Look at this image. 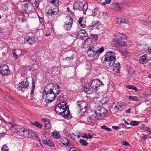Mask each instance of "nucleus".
I'll return each mask as SVG.
<instances>
[{
	"label": "nucleus",
	"mask_w": 151,
	"mask_h": 151,
	"mask_svg": "<svg viewBox=\"0 0 151 151\" xmlns=\"http://www.w3.org/2000/svg\"><path fill=\"white\" fill-rule=\"evenodd\" d=\"M55 110L57 113L63 115L65 118L68 119L70 116L69 108L66 106V103L62 102L59 103L55 108Z\"/></svg>",
	"instance_id": "obj_1"
},
{
	"label": "nucleus",
	"mask_w": 151,
	"mask_h": 151,
	"mask_svg": "<svg viewBox=\"0 0 151 151\" xmlns=\"http://www.w3.org/2000/svg\"><path fill=\"white\" fill-rule=\"evenodd\" d=\"M98 80H92L90 81L88 86H86L84 87L85 91L88 94H92L93 92V90L96 92L100 85L97 84Z\"/></svg>",
	"instance_id": "obj_2"
},
{
	"label": "nucleus",
	"mask_w": 151,
	"mask_h": 151,
	"mask_svg": "<svg viewBox=\"0 0 151 151\" xmlns=\"http://www.w3.org/2000/svg\"><path fill=\"white\" fill-rule=\"evenodd\" d=\"M88 4L87 3L83 4L81 2L77 1L74 3L73 9L76 10L83 11L84 14H85L88 9Z\"/></svg>",
	"instance_id": "obj_3"
},
{
	"label": "nucleus",
	"mask_w": 151,
	"mask_h": 151,
	"mask_svg": "<svg viewBox=\"0 0 151 151\" xmlns=\"http://www.w3.org/2000/svg\"><path fill=\"white\" fill-rule=\"evenodd\" d=\"M45 87L50 91V92H51L56 96L59 94L60 92V87L57 84L50 83Z\"/></svg>",
	"instance_id": "obj_4"
},
{
	"label": "nucleus",
	"mask_w": 151,
	"mask_h": 151,
	"mask_svg": "<svg viewBox=\"0 0 151 151\" xmlns=\"http://www.w3.org/2000/svg\"><path fill=\"white\" fill-rule=\"evenodd\" d=\"M43 95L44 96H46L47 101L50 102H52L55 100L56 97V96L51 92H50V91L45 87L44 89Z\"/></svg>",
	"instance_id": "obj_5"
},
{
	"label": "nucleus",
	"mask_w": 151,
	"mask_h": 151,
	"mask_svg": "<svg viewBox=\"0 0 151 151\" xmlns=\"http://www.w3.org/2000/svg\"><path fill=\"white\" fill-rule=\"evenodd\" d=\"M97 101L102 104H106L109 101V98L106 94L98 93L96 96Z\"/></svg>",
	"instance_id": "obj_6"
},
{
	"label": "nucleus",
	"mask_w": 151,
	"mask_h": 151,
	"mask_svg": "<svg viewBox=\"0 0 151 151\" xmlns=\"http://www.w3.org/2000/svg\"><path fill=\"white\" fill-rule=\"evenodd\" d=\"M107 113V110L103 107L99 106L95 110V114L99 117L104 116L106 115Z\"/></svg>",
	"instance_id": "obj_7"
},
{
	"label": "nucleus",
	"mask_w": 151,
	"mask_h": 151,
	"mask_svg": "<svg viewBox=\"0 0 151 151\" xmlns=\"http://www.w3.org/2000/svg\"><path fill=\"white\" fill-rule=\"evenodd\" d=\"M29 86V83L27 80L24 79L22 82L18 84L17 89L18 91H21L22 93H23L24 91L28 89Z\"/></svg>",
	"instance_id": "obj_8"
},
{
	"label": "nucleus",
	"mask_w": 151,
	"mask_h": 151,
	"mask_svg": "<svg viewBox=\"0 0 151 151\" xmlns=\"http://www.w3.org/2000/svg\"><path fill=\"white\" fill-rule=\"evenodd\" d=\"M66 21L64 25V27L65 30H69L71 29L73 23V19L70 16L66 17Z\"/></svg>",
	"instance_id": "obj_9"
},
{
	"label": "nucleus",
	"mask_w": 151,
	"mask_h": 151,
	"mask_svg": "<svg viewBox=\"0 0 151 151\" xmlns=\"http://www.w3.org/2000/svg\"><path fill=\"white\" fill-rule=\"evenodd\" d=\"M77 104L81 111V114L84 113L88 107L87 104L84 101H78Z\"/></svg>",
	"instance_id": "obj_10"
},
{
	"label": "nucleus",
	"mask_w": 151,
	"mask_h": 151,
	"mask_svg": "<svg viewBox=\"0 0 151 151\" xmlns=\"http://www.w3.org/2000/svg\"><path fill=\"white\" fill-rule=\"evenodd\" d=\"M0 73L3 76H8L10 75L11 72L7 65H3L0 67Z\"/></svg>",
	"instance_id": "obj_11"
},
{
	"label": "nucleus",
	"mask_w": 151,
	"mask_h": 151,
	"mask_svg": "<svg viewBox=\"0 0 151 151\" xmlns=\"http://www.w3.org/2000/svg\"><path fill=\"white\" fill-rule=\"evenodd\" d=\"M95 48L94 47L93 45L91 46L90 47L88 50L87 51V54L88 56L91 57H95L96 56L98 53V51L97 50H95Z\"/></svg>",
	"instance_id": "obj_12"
},
{
	"label": "nucleus",
	"mask_w": 151,
	"mask_h": 151,
	"mask_svg": "<svg viewBox=\"0 0 151 151\" xmlns=\"http://www.w3.org/2000/svg\"><path fill=\"white\" fill-rule=\"evenodd\" d=\"M104 59L109 60L115 61L116 57L114 52L112 51L108 52L105 54Z\"/></svg>",
	"instance_id": "obj_13"
},
{
	"label": "nucleus",
	"mask_w": 151,
	"mask_h": 151,
	"mask_svg": "<svg viewBox=\"0 0 151 151\" xmlns=\"http://www.w3.org/2000/svg\"><path fill=\"white\" fill-rule=\"evenodd\" d=\"M113 45L116 47H124L126 46L127 42L118 40H114L113 41Z\"/></svg>",
	"instance_id": "obj_14"
},
{
	"label": "nucleus",
	"mask_w": 151,
	"mask_h": 151,
	"mask_svg": "<svg viewBox=\"0 0 151 151\" xmlns=\"http://www.w3.org/2000/svg\"><path fill=\"white\" fill-rule=\"evenodd\" d=\"M47 13L48 14H52V15H56L58 12V8L57 6H55L54 8H51V9H46Z\"/></svg>",
	"instance_id": "obj_15"
},
{
	"label": "nucleus",
	"mask_w": 151,
	"mask_h": 151,
	"mask_svg": "<svg viewBox=\"0 0 151 151\" xmlns=\"http://www.w3.org/2000/svg\"><path fill=\"white\" fill-rule=\"evenodd\" d=\"M97 120V116L94 114L92 115L88 119V124H95Z\"/></svg>",
	"instance_id": "obj_16"
},
{
	"label": "nucleus",
	"mask_w": 151,
	"mask_h": 151,
	"mask_svg": "<svg viewBox=\"0 0 151 151\" xmlns=\"http://www.w3.org/2000/svg\"><path fill=\"white\" fill-rule=\"evenodd\" d=\"M42 121L44 122L45 129H49L50 127V121L49 119L46 118H44L42 119Z\"/></svg>",
	"instance_id": "obj_17"
},
{
	"label": "nucleus",
	"mask_w": 151,
	"mask_h": 151,
	"mask_svg": "<svg viewBox=\"0 0 151 151\" xmlns=\"http://www.w3.org/2000/svg\"><path fill=\"white\" fill-rule=\"evenodd\" d=\"M115 61L109 60L104 59V66L107 67L109 68L112 67L114 64Z\"/></svg>",
	"instance_id": "obj_18"
},
{
	"label": "nucleus",
	"mask_w": 151,
	"mask_h": 151,
	"mask_svg": "<svg viewBox=\"0 0 151 151\" xmlns=\"http://www.w3.org/2000/svg\"><path fill=\"white\" fill-rule=\"evenodd\" d=\"M116 22L118 24H127L129 22V20L126 19L121 18H117L116 20Z\"/></svg>",
	"instance_id": "obj_19"
},
{
	"label": "nucleus",
	"mask_w": 151,
	"mask_h": 151,
	"mask_svg": "<svg viewBox=\"0 0 151 151\" xmlns=\"http://www.w3.org/2000/svg\"><path fill=\"white\" fill-rule=\"evenodd\" d=\"M21 136H23L25 137L31 138L32 136V134L31 131L27 129L25 130V132L24 133L21 134Z\"/></svg>",
	"instance_id": "obj_20"
},
{
	"label": "nucleus",
	"mask_w": 151,
	"mask_h": 151,
	"mask_svg": "<svg viewBox=\"0 0 151 151\" xmlns=\"http://www.w3.org/2000/svg\"><path fill=\"white\" fill-rule=\"evenodd\" d=\"M35 39L34 37H29L27 38V39L26 40V42H27V44L32 45L35 43Z\"/></svg>",
	"instance_id": "obj_21"
},
{
	"label": "nucleus",
	"mask_w": 151,
	"mask_h": 151,
	"mask_svg": "<svg viewBox=\"0 0 151 151\" xmlns=\"http://www.w3.org/2000/svg\"><path fill=\"white\" fill-rule=\"evenodd\" d=\"M60 141L63 144L66 146H70V145L68 139L64 137L61 138Z\"/></svg>",
	"instance_id": "obj_22"
},
{
	"label": "nucleus",
	"mask_w": 151,
	"mask_h": 151,
	"mask_svg": "<svg viewBox=\"0 0 151 151\" xmlns=\"http://www.w3.org/2000/svg\"><path fill=\"white\" fill-rule=\"evenodd\" d=\"M42 142L44 144L50 147H53L54 146L53 143L50 140L43 139Z\"/></svg>",
	"instance_id": "obj_23"
},
{
	"label": "nucleus",
	"mask_w": 151,
	"mask_h": 151,
	"mask_svg": "<svg viewBox=\"0 0 151 151\" xmlns=\"http://www.w3.org/2000/svg\"><path fill=\"white\" fill-rule=\"evenodd\" d=\"M112 6L113 7V9L115 11H119L121 10L122 8V6H120L116 3H113L112 4Z\"/></svg>",
	"instance_id": "obj_24"
},
{
	"label": "nucleus",
	"mask_w": 151,
	"mask_h": 151,
	"mask_svg": "<svg viewBox=\"0 0 151 151\" xmlns=\"http://www.w3.org/2000/svg\"><path fill=\"white\" fill-rule=\"evenodd\" d=\"M147 60L146 56L143 55L140 57V59L139 60V62L142 64H144L146 63Z\"/></svg>",
	"instance_id": "obj_25"
},
{
	"label": "nucleus",
	"mask_w": 151,
	"mask_h": 151,
	"mask_svg": "<svg viewBox=\"0 0 151 151\" xmlns=\"http://www.w3.org/2000/svg\"><path fill=\"white\" fill-rule=\"evenodd\" d=\"M121 66L119 63H115L114 66V70L116 69L117 71L116 72L117 73H120Z\"/></svg>",
	"instance_id": "obj_26"
},
{
	"label": "nucleus",
	"mask_w": 151,
	"mask_h": 151,
	"mask_svg": "<svg viewBox=\"0 0 151 151\" xmlns=\"http://www.w3.org/2000/svg\"><path fill=\"white\" fill-rule=\"evenodd\" d=\"M84 40L85 45L87 46L90 45L92 42V39L91 38H88L87 39H85Z\"/></svg>",
	"instance_id": "obj_27"
},
{
	"label": "nucleus",
	"mask_w": 151,
	"mask_h": 151,
	"mask_svg": "<svg viewBox=\"0 0 151 151\" xmlns=\"http://www.w3.org/2000/svg\"><path fill=\"white\" fill-rule=\"evenodd\" d=\"M27 129L23 128H20L17 129L16 131L17 133L20 136H21V134H23Z\"/></svg>",
	"instance_id": "obj_28"
},
{
	"label": "nucleus",
	"mask_w": 151,
	"mask_h": 151,
	"mask_svg": "<svg viewBox=\"0 0 151 151\" xmlns=\"http://www.w3.org/2000/svg\"><path fill=\"white\" fill-rule=\"evenodd\" d=\"M93 26L94 29H98L101 27V24L99 22L93 24Z\"/></svg>",
	"instance_id": "obj_29"
},
{
	"label": "nucleus",
	"mask_w": 151,
	"mask_h": 151,
	"mask_svg": "<svg viewBox=\"0 0 151 151\" xmlns=\"http://www.w3.org/2000/svg\"><path fill=\"white\" fill-rule=\"evenodd\" d=\"M30 123L39 128H42V125L37 122H30Z\"/></svg>",
	"instance_id": "obj_30"
},
{
	"label": "nucleus",
	"mask_w": 151,
	"mask_h": 151,
	"mask_svg": "<svg viewBox=\"0 0 151 151\" xmlns=\"http://www.w3.org/2000/svg\"><path fill=\"white\" fill-rule=\"evenodd\" d=\"M122 106L121 104H120L118 102H117L116 103H115L114 104L113 106L114 109L116 110H119V107H121Z\"/></svg>",
	"instance_id": "obj_31"
},
{
	"label": "nucleus",
	"mask_w": 151,
	"mask_h": 151,
	"mask_svg": "<svg viewBox=\"0 0 151 151\" xmlns=\"http://www.w3.org/2000/svg\"><path fill=\"white\" fill-rule=\"evenodd\" d=\"M85 67L87 70L90 69L91 68V63L89 60H87L86 61Z\"/></svg>",
	"instance_id": "obj_32"
},
{
	"label": "nucleus",
	"mask_w": 151,
	"mask_h": 151,
	"mask_svg": "<svg viewBox=\"0 0 151 151\" xmlns=\"http://www.w3.org/2000/svg\"><path fill=\"white\" fill-rule=\"evenodd\" d=\"M34 6L32 4H29L27 7V9L29 12H30L34 10Z\"/></svg>",
	"instance_id": "obj_33"
},
{
	"label": "nucleus",
	"mask_w": 151,
	"mask_h": 151,
	"mask_svg": "<svg viewBox=\"0 0 151 151\" xmlns=\"http://www.w3.org/2000/svg\"><path fill=\"white\" fill-rule=\"evenodd\" d=\"M52 135L56 139L59 138L60 137V134L55 132H52Z\"/></svg>",
	"instance_id": "obj_34"
},
{
	"label": "nucleus",
	"mask_w": 151,
	"mask_h": 151,
	"mask_svg": "<svg viewBox=\"0 0 151 151\" xmlns=\"http://www.w3.org/2000/svg\"><path fill=\"white\" fill-rule=\"evenodd\" d=\"M126 87L128 88L132 89V90H134L136 91H137V88L133 85H127L126 86Z\"/></svg>",
	"instance_id": "obj_35"
},
{
	"label": "nucleus",
	"mask_w": 151,
	"mask_h": 151,
	"mask_svg": "<svg viewBox=\"0 0 151 151\" xmlns=\"http://www.w3.org/2000/svg\"><path fill=\"white\" fill-rule=\"evenodd\" d=\"M118 37L119 39H124L127 38V36L125 35L119 33L118 34Z\"/></svg>",
	"instance_id": "obj_36"
},
{
	"label": "nucleus",
	"mask_w": 151,
	"mask_h": 151,
	"mask_svg": "<svg viewBox=\"0 0 151 151\" xmlns=\"http://www.w3.org/2000/svg\"><path fill=\"white\" fill-rule=\"evenodd\" d=\"M140 122H139L137 121H133L131 122L129 124L132 126H137L138 125Z\"/></svg>",
	"instance_id": "obj_37"
},
{
	"label": "nucleus",
	"mask_w": 151,
	"mask_h": 151,
	"mask_svg": "<svg viewBox=\"0 0 151 151\" xmlns=\"http://www.w3.org/2000/svg\"><path fill=\"white\" fill-rule=\"evenodd\" d=\"M59 0H51V3L54 4L55 6H58L59 4Z\"/></svg>",
	"instance_id": "obj_38"
},
{
	"label": "nucleus",
	"mask_w": 151,
	"mask_h": 151,
	"mask_svg": "<svg viewBox=\"0 0 151 151\" xmlns=\"http://www.w3.org/2000/svg\"><path fill=\"white\" fill-rule=\"evenodd\" d=\"M128 98L130 100L134 101H138V98L136 96H130Z\"/></svg>",
	"instance_id": "obj_39"
},
{
	"label": "nucleus",
	"mask_w": 151,
	"mask_h": 151,
	"mask_svg": "<svg viewBox=\"0 0 151 151\" xmlns=\"http://www.w3.org/2000/svg\"><path fill=\"white\" fill-rule=\"evenodd\" d=\"M79 142L83 146H86L87 145L88 143L84 139H81L79 140Z\"/></svg>",
	"instance_id": "obj_40"
},
{
	"label": "nucleus",
	"mask_w": 151,
	"mask_h": 151,
	"mask_svg": "<svg viewBox=\"0 0 151 151\" xmlns=\"http://www.w3.org/2000/svg\"><path fill=\"white\" fill-rule=\"evenodd\" d=\"M7 125L9 128H12L17 126L15 123L12 122H9L7 124Z\"/></svg>",
	"instance_id": "obj_41"
},
{
	"label": "nucleus",
	"mask_w": 151,
	"mask_h": 151,
	"mask_svg": "<svg viewBox=\"0 0 151 151\" xmlns=\"http://www.w3.org/2000/svg\"><path fill=\"white\" fill-rule=\"evenodd\" d=\"M32 89L31 90V91L30 93V95H32L33 93L34 92V90L35 88V83L34 81H33L32 82Z\"/></svg>",
	"instance_id": "obj_42"
},
{
	"label": "nucleus",
	"mask_w": 151,
	"mask_h": 151,
	"mask_svg": "<svg viewBox=\"0 0 151 151\" xmlns=\"http://www.w3.org/2000/svg\"><path fill=\"white\" fill-rule=\"evenodd\" d=\"M98 9L97 8H96L93 11L92 14L93 17H95L98 13Z\"/></svg>",
	"instance_id": "obj_43"
},
{
	"label": "nucleus",
	"mask_w": 151,
	"mask_h": 151,
	"mask_svg": "<svg viewBox=\"0 0 151 151\" xmlns=\"http://www.w3.org/2000/svg\"><path fill=\"white\" fill-rule=\"evenodd\" d=\"M101 128L104 129H105L108 131H110L111 129L107 127L105 125H103L101 127Z\"/></svg>",
	"instance_id": "obj_44"
},
{
	"label": "nucleus",
	"mask_w": 151,
	"mask_h": 151,
	"mask_svg": "<svg viewBox=\"0 0 151 151\" xmlns=\"http://www.w3.org/2000/svg\"><path fill=\"white\" fill-rule=\"evenodd\" d=\"M91 38L92 39H93L95 41H96L98 38V36L97 35H94L93 34H91Z\"/></svg>",
	"instance_id": "obj_45"
},
{
	"label": "nucleus",
	"mask_w": 151,
	"mask_h": 151,
	"mask_svg": "<svg viewBox=\"0 0 151 151\" xmlns=\"http://www.w3.org/2000/svg\"><path fill=\"white\" fill-rule=\"evenodd\" d=\"M82 34H84V36L87 37L88 34L86 32L85 30L84 29H81L80 31V36L81 34L82 35Z\"/></svg>",
	"instance_id": "obj_46"
},
{
	"label": "nucleus",
	"mask_w": 151,
	"mask_h": 151,
	"mask_svg": "<svg viewBox=\"0 0 151 151\" xmlns=\"http://www.w3.org/2000/svg\"><path fill=\"white\" fill-rule=\"evenodd\" d=\"M16 50H13V55L14 57V58L15 59H16L18 58V55L17 54V52H16Z\"/></svg>",
	"instance_id": "obj_47"
},
{
	"label": "nucleus",
	"mask_w": 151,
	"mask_h": 151,
	"mask_svg": "<svg viewBox=\"0 0 151 151\" xmlns=\"http://www.w3.org/2000/svg\"><path fill=\"white\" fill-rule=\"evenodd\" d=\"M111 2V0H106L104 2L102 3V4L104 5H105L107 4H109Z\"/></svg>",
	"instance_id": "obj_48"
},
{
	"label": "nucleus",
	"mask_w": 151,
	"mask_h": 151,
	"mask_svg": "<svg viewBox=\"0 0 151 151\" xmlns=\"http://www.w3.org/2000/svg\"><path fill=\"white\" fill-rule=\"evenodd\" d=\"M122 144L125 146H130L129 144L126 141H123L122 142Z\"/></svg>",
	"instance_id": "obj_49"
},
{
	"label": "nucleus",
	"mask_w": 151,
	"mask_h": 151,
	"mask_svg": "<svg viewBox=\"0 0 151 151\" xmlns=\"http://www.w3.org/2000/svg\"><path fill=\"white\" fill-rule=\"evenodd\" d=\"M104 50V48L103 47H102L101 48H100V49H99L98 51V53L97 54L98 55L99 54V53H102Z\"/></svg>",
	"instance_id": "obj_50"
},
{
	"label": "nucleus",
	"mask_w": 151,
	"mask_h": 151,
	"mask_svg": "<svg viewBox=\"0 0 151 151\" xmlns=\"http://www.w3.org/2000/svg\"><path fill=\"white\" fill-rule=\"evenodd\" d=\"M6 99V100L9 101L11 103H12V102L13 101V99L9 97L8 96H6L5 97Z\"/></svg>",
	"instance_id": "obj_51"
},
{
	"label": "nucleus",
	"mask_w": 151,
	"mask_h": 151,
	"mask_svg": "<svg viewBox=\"0 0 151 151\" xmlns=\"http://www.w3.org/2000/svg\"><path fill=\"white\" fill-rule=\"evenodd\" d=\"M84 34H82V35H80V36L81 37L83 40H85V39H87V38H88V35H87V37H85V36H84Z\"/></svg>",
	"instance_id": "obj_52"
},
{
	"label": "nucleus",
	"mask_w": 151,
	"mask_h": 151,
	"mask_svg": "<svg viewBox=\"0 0 151 151\" xmlns=\"http://www.w3.org/2000/svg\"><path fill=\"white\" fill-rule=\"evenodd\" d=\"M38 17L39 18V20H40V22L41 23H43L44 22V19L40 17L39 15H38Z\"/></svg>",
	"instance_id": "obj_53"
},
{
	"label": "nucleus",
	"mask_w": 151,
	"mask_h": 151,
	"mask_svg": "<svg viewBox=\"0 0 151 151\" xmlns=\"http://www.w3.org/2000/svg\"><path fill=\"white\" fill-rule=\"evenodd\" d=\"M83 18V17H81L79 18V19L78 20V22L79 24H81V23H82Z\"/></svg>",
	"instance_id": "obj_54"
},
{
	"label": "nucleus",
	"mask_w": 151,
	"mask_h": 151,
	"mask_svg": "<svg viewBox=\"0 0 151 151\" xmlns=\"http://www.w3.org/2000/svg\"><path fill=\"white\" fill-rule=\"evenodd\" d=\"M93 24L92 23V25H90L88 26V28L90 30H92L93 29H94V27H93Z\"/></svg>",
	"instance_id": "obj_55"
},
{
	"label": "nucleus",
	"mask_w": 151,
	"mask_h": 151,
	"mask_svg": "<svg viewBox=\"0 0 151 151\" xmlns=\"http://www.w3.org/2000/svg\"><path fill=\"white\" fill-rule=\"evenodd\" d=\"M7 146L6 145H4L3 146V147L1 148V150H4L5 149H7Z\"/></svg>",
	"instance_id": "obj_56"
},
{
	"label": "nucleus",
	"mask_w": 151,
	"mask_h": 151,
	"mask_svg": "<svg viewBox=\"0 0 151 151\" xmlns=\"http://www.w3.org/2000/svg\"><path fill=\"white\" fill-rule=\"evenodd\" d=\"M81 137H82L87 138L88 137V134L87 133H85L83 134L81 136Z\"/></svg>",
	"instance_id": "obj_57"
},
{
	"label": "nucleus",
	"mask_w": 151,
	"mask_h": 151,
	"mask_svg": "<svg viewBox=\"0 0 151 151\" xmlns=\"http://www.w3.org/2000/svg\"><path fill=\"white\" fill-rule=\"evenodd\" d=\"M92 137L93 136L90 133H89L88 134V139H91Z\"/></svg>",
	"instance_id": "obj_58"
},
{
	"label": "nucleus",
	"mask_w": 151,
	"mask_h": 151,
	"mask_svg": "<svg viewBox=\"0 0 151 151\" xmlns=\"http://www.w3.org/2000/svg\"><path fill=\"white\" fill-rule=\"evenodd\" d=\"M77 149L74 147L71 148L70 149L69 151H77Z\"/></svg>",
	"instance_id": "obj_59"
},
{
	"label": "nucleus",
	"mask_w": 151,
	"mask_h": 151,
	"mask_svg": "<svg viewBox=\"0 0 151 151\" xmlns=\"http://www.w3.org/2000/svg\"><path fill=\"white\" fill-rule=\"evenodd\" d=\"M113 129L115 130H117L119 129V127L118 126H113L112 127Z\"/></svg>",
	"instance_id": "obj_60"
},
{
	"label": "nucleus",
	"mask_w": 151,
	"mask_h": 151,
	"mask_svg": "<svg viewBox=\"0 0 151 151\" xmlns=\"http://www.w3.org/2000/svg\"><path fill=\"white\" fill-rule=\"evenodd\" d=\"M36 137L37 138L40 143V144L41 143V141L40 137L37 135H36Z\"/></svg>",
	"instance_id": "obj_61"
},
{
	"label": "nucleus",
	"mask_w": 151,
	"mask_h": 151,
	"mask_svg": "<svg viewBox=\"0 0 151 151\" xmlns=\"http://www.w3.org/2000/svg\"><path fill=\"white\" fill-rule=\"evenodd\" d=\"M131 109L130 108L129 109H128L126 110V112L127 113H129L131 112L130 110Z\"/></svg>",
	"instance_id": "obj_62"
},
{
	"label": "nucleus",
	"mask_w": 151,
	"mask_h": 151,
	"mask_svg": "<svg viewBox=\"0 0 151 151\" xmlns=\"http://www.w3.org/2000/svg\"><path fill=\"white\" fill-rule=\"evenodd\" d=\"M103 16H104V17H105V18L106 17H107L106 13L105 12H103Z\"/></svg>",
	"instance_id": "obj_63"
},
{
	"label": "nucleus",
	"mask_w": 151,
	"mask_h": 151,
	"mask_svg": "<svg viewBox=\"0 0 151 151\" xmlns=\"http://www.w3.org/2000/svg\"><path fill=\"white\" fill-rule=\"evenodd\" d=\"M81 27L82 28H84L85 27V24H82L81 23Z\"/></svg>",
	"instance_id": "obj_64"
}]
</instances>
